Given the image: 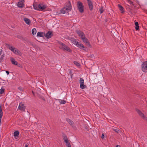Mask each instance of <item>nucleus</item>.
<instances>
[{"label": "nucleus", "instance_id": "obj_1", "mask_svg": "<svg viewBox=\"0 0 147 147\" xmlns=\"http://www.w3.org/2000/svg\"><path fill=\"white\" fill-rule=\"evenodd\" d=\"M77 5L78 9L79 12L82 13L84 11V6L83 3L80 1H78L77 2Z\"/></svg>", "mask_w": 147, "mask_h": 147}, {"label": "nucleus", "instance_id": "obj_2", "mask_svg": "<svg viewBox=\"0 0 147 147\" xmlns=\"http://www.w3.org/2000/svg\"><path fill=\"white\" fill-rule=\"evenodd\" d=\"M59 44L60 45V48L63 50H65L69 52H71V50L65 45L61 42H59Z\"/></svg>", "mask_w": 147, "mask_h": 147}, {"label": "nucleus", "instance_id": "obj_3", "mask_svg": "<svg viewBox=\"0 0 147 147\" xmlns=\"http://www.w3.org/2000/svg\"><path fill=\"white\" fill-rule=\"evenodd\" d=\"M76 46L77 47L80 48L81 49L83 50L84 51L86 52L88 51L87 48L84 46L80 42H78V43H77V45H76Z\"/></svg>", "mask_w": 147, "mask_h": 147}, {"label": "nucleus", "instance_id": "obj_4", "mask_svg": "<svg viewBox=\"0 0 147 147\" xmlns=\"http://www.w3.org/2000/svg\"><path fill=\"white\" fill-rule=\"evenodd\" d=\"M76 32L78 34V35L82 40V39L83 38L86 37L84 33L81 31L77 30H76Z\"/></svg>", "mask_w": 147, "mask_h": 147}, {"label": "nucleus", "instance_id": "obj_5", "mask_svg": "<svg viewBox=\"0 0 147 147\" xmlns=\"http://www.w3.org/2000/svg\"><path fill=\"white\" fill-rule=\"evenodd\" d=\"M82 40L88 47L90 48H91L92 47V46L91 45L89 40L86 37L84 38H83Z\"/></svg>", "mask_w": 147, "mask_h": 147}, {"label": "nucleus", "instance_id": "obj_6", "mask_svg": "<svg viewBox=\"0 0 147 147\" xmlns=\"http://www.w3.org/2000/svg\"><path fill=\"white\" fill-rule=\"evenodd\" d=\"M82 40L88 47L90 48H91L92 47V46L91 45L89 40L86 37L84 38H83Z\"/></svg>", "mask_w": 147, "mask_h": 147}, {"label": "nucleus", "instance_id": "obj_7", "mask_svg": "<svg viewBox=\"0 0 147 147\" xmlns=\"http://www.w3.org/2000/svg\"><path fill=\"white\" fill-rule=\"evenodd\" d=\"M82 40L88 47L90 48H91L92 47V46L91 45L89 40L86 37L84 38H83Z\"/></svg>", "mask_w": 147, "mask_h": 147}, {"label": "nucleus", "instance_id": "obj_8", "mask_svg": "<svg viewBox=\"0 0 147 147\" xmlns=\"http://www.w3.org/2000/svg\"><path fill=\"white\" fill-rule=\"evenodd\" d=\"M142 71L144 72H147V61L143 62L142 65Z\"/></svg>", "mask_w": 147, "mask_h": 147}, {"label": "nucleus", "instance_id": "obj_9", "mask_svg": "<svg viewBox=\"0 0 147 147\" xmlns=\"http://www.w3.org/2000/svg\"><path fill=\"white\" fill-rule=\"evenodd\" d=\"M136 110L141 117L143 119L146 118V116L140 110L137 109H136Z\"/></svg>", "mask_w": 147, "mask_h": 147}, {"label": "nucleus", "instance_id": "obj_10", "mask_svg": "<svg viewBox=\"0 0 147 147\" xmlns=\"http://www.w3.org/2000/svg\"><path fill=\"white\" fill-rule=\"evenodd\" d=\"M26 107L24 106L23 103L21 102L19 103L18 109L22 111H25Z\"/></svg>", "mask_w": 147, "mask_h": 147}, {"label": "nucleus", "instance_id": "obj_11", "mask_svg": "<svg viewBox=\"0 0 147 147\" xmlns=\"http://www.w3.org/2000/svg\"><path fill=\"white\" fill-rule=\"evenodd\" d=\"M53 35V34L52 32L50 31H48L46 34H45V36L47 39H49L52 37Z\"/></svg>", "mask_w": 147, "mask_h": 147}, {"label": "nucleus", "instance_id": "obj_12", "mask_svg": "<svg viewBox=\"0 0 147 147\" xmlns=\"http://www.w3.org/2000/svg\"><path fill=\"white\" fill-rule=\"evenodd\" d=\"M65 8L69 11H71V5L70 1H68V2L65 3Z\"/></svg>", "mask_w": 147, "mask_h": 147}, {"label": "nucleus", "instance_id": "obj_13", "mask_svg": "<svg viewBox=\"0 0 147 147\" xmlns=\"http://www.w3.org/2000/svg\"><path fill=\"white\" fill-rule=\"evenodd\" d=\"M88 1V5L89 9L90 11H92L93 9V3L92 1L90 0H86Z\"/></svg>", "mask_w": 147, "mask_h": 147}, {"label": "nucleus", "instance_id": "obj_14", "mask_svg": "<svg viewBox=\"0 0 147 147\" xmlns=\"http://www.w3.org/2000/svg\"><path fill=\"white\" fill-rule=\"evenodd\" d=\"M14 52H13L14 54L19 56H21L22 53L21 52L16 48L14 50Z\"/></svg>", "mask_w": 147, "mask_h": 147}, {"label": "nucleus", "instance_id": "obj_15", "mask_svg": "<svg viewBox=\"0 0 147 147\" xmlns=\"http://www.w3.org/2000/svg\"><path fill=\"white\" fill-rule=\"evenodd\" d=\"M6 46L7 47L8 49L10 50L12 52H14V50L15 49V48L13 46H11L8 43L6 44Z\"/></svg>", "mask_w": 147, "mask_h": 147}, {"label": "nucleus", "instance_id": "obj_16", "mask_svg": "<svg viewBox=\"0 0 147 147\" xmlns=\"http://www.w3.org/2000/svg\"><path fill=\"white\" fill-rule=\"evenodd\" d=\"M39 10L43 11L46 8V6L45 5L39 4H38Z\"/></svg>", "mask_w": 147, "mask_h": 147}, {"label": "nucleus", "instance_id": "obj_17", "mask_svg": "<svg viewBox=\"0 0 147 147\" xmlns=\"http://www.w3.org/2000/svg\"><path fill=\"white\" fill-rule=\"evenodd\" d=\"M69 11L65 7L61 9V10L60 11L61 13L64 14L65 13H67L69 12Z\"/></svg>", "mask_w": 147, "mask_h": 147}, {"label": "nucleus", "instance_id": "obj_18", "mask_svg": "<svg viewBox=\"0 0 147 147\" xmlns=\"http://www.w3.org/2000/svg\"><path fill=\"white\" fill-rule=\"evenodd\" d=\"M45 35V33L42 32H38L37 36L39 37H43Z\"/></svg>", "mask_w": 147, "mask_h": 147}, {"label": "nucleus", "instance_id": "obj_19", "mask_svg": "<svg viewBox=\"0 0 147 147\" xmlns=\"http://www.w3.org/2000/svg\"><path fill=\"white\" fill-rule=\"evenodd\" d=\"M17 38L22 40L23 41H25L26 42H28V40L26 39V38H24L22 36H20V35H18L17 36Z\"/></svg>", "mask_w": 147, "mask_h": 147}, {"label": "nucleus", "instance_id": "obj_20", "mask_svg": "<svg viewBox=\"0 0 147 147\" xmlns=\"http://www.w3.org/2000/svg\"><path fill=\"white\" fill-rule=\"evenodd\" d=\"M10 60L12 64L13 65H18V62L15 61V59L13 57H11L10 59Z\"/></svg>", "mask_w": 147, "mask_h": 147}, {"label": "nucleus", "instance_id": "obj_21", "mask_svg": "<svg viewBox=\"0 0 147 147\" xmlns=\"http://www.w3.org/2000/svg\"><path fill=\"white\" fill-rule=\"evenodd\" d=\"M19 132L18 130L15 131L13 133V136L16 139H17V138L19 136Z\"/></svg>", "mask_w": 147, "mask_h": 147}, {"label": "nucleus", "instance_id": "obj_22", "mask_svg": "<svg viewBox=\"0 0 147 147\" xmlns=\"http://www.w3.org/2000/svg\"><path fill=\"white\" fill-rule=\"evenodd\" d=\"M24 20L25 23L28 25H30L31 23L30 20L28 18H24Z\"/></svg>", "mask_w": 147, "mask_h": 147}, {"label": "nucleus", "instance_id": "obj_23", "mask_svg": "<svg viewBox=\"0 0 147 147\" xmlns=\"http://www.w3.org/2000/svg\"><path fill=\"white\" fill-rule=\"evenodd\" d=\"M70 40L72 42L74 43L75 45H76L77 43H78V42L76 41V40L74 38H70Z\"/></svg>", "mask_w": 147, "mask_h": 147}, {"label": "nucleus", "instance_id": "obj_24", "mask_svg": "<svg viewBox=\"0 0 147 147\" xmlns=\"http://www.w3.org/2000/svg\"><path fill=\"white\" fill-rule=\"evenodd\" d=\"M118 6L119 8V9L121 11V13H123L124 12V8L120 4H118Z\"/></svg>", "mask_w": 147, "mask_h": 147}, {"label": "nucleus", "instance_id": "obj_25", "mask_svg": "<svg viewBox=\"0 0 147 147\" xmlns=\"http://www.w3.org/2000/svg\"><path fill=\"white\" fill-rule=\"evenodd\" d=\"M24 0H22L21 2H23L22 3H20V2H19L18 4V7L20 8H22L23 7L24 4L23 3V2L24 1Z\"/></svg>", "mask_w": 147, "mask_h": 147}, {"label": "nucleus", "instance_id": "obj_26", "mask_svg": "<svg viewBox=\"0 0 147 147\" xmlns=\"http://www.w3.org/2000/svg\"><path fill=\"white\" fill-rule=\"evenodd\" d=\"M62 137L64 142L68 141L67 136L64 134H62Z\"/></svg>", "mask_w": 147, "mask_h": 147}, {"label": "nucleus", "instance_id": "obj_27", "mask_svg": "<svg viewBox=\"0 0 147 147\" xmlns=\"http://www.w3.org/2000/svg\"><path fill=\"white\" fill-rule=\"evenodd\" d=\"M66 121L71 125H73L74 124V122L73 121L70 119L66 118Z\"/></svg>", "mask_w": 147, "mask_h": 147}, {"label": "nucleus", "instance_id": "obj_28", "mask_svg": "<svg viewBox=\"0 0 147 147\" xmlns=\"http://www.w3.org/2000/svg\"><path fill=\"white\" fill-rule=\"evenodd\" d=\"M3 115V113L2 110L1 105H0V119H1Z\"/></svg>", "mask_w": 147, "mask_h": 147}, {"label": "nucleus", "instance_id": "obj_29", "mask_svg": "<svg viewBox=\"0 0 147 147\" xmlns=\"http://www.w3.org/2000/svg\"><path fill=\"white\" fill-rule=\"evenodd\" d=\"M33 7L35 9H36L37 10H39L38 8V5H37L36 4H34L33 5Z\"/></svg>", "mask_w": 147, "mask_h": 147}, {"label": "nucleus", "instance_id": "obj_30", "mask_svg": "<svg viewBox=\"0 0 147 147\" xmlns=\"http://www.w3.org/2000/svg\"><path fill=\"white\" fill-rule=\"evenodd\" d=\"M135 25L136 26L135 29L136 30H138L139 29V24L138 22H136L135 23Z\"/></svg>", "mask_w": 147, "mask_h": 147}, {"label": "nucleus", "instance_id": "obj_31", "mask_svg": "<svg viewBox=\"0 0 147 147\" xmlns=\"http://www.w3.org/2000/svg\"><path fill=\"white\" fill-rule=\"evenodd\" d=\"M4 54H3L1 56V57L0 58V63H2L4 57Z\"/></svg>", "mask_w": 147, "mask_h": 147}, {"label": "nucleus", "instance_id": "obj_32", "mask_svg": "<svg viewBox=\"0 0 147 147\" xmlns=\"http://www.w3.org/2000/svg\"><path fill=\"white\" fill-rule=\"evenodd\" d=\"M59 102L60 104H65L66 103V101L64 100H61L59 99Z\"/></svg>", "mask_w": 147, "mask_h": 147}, {"label": "nucleus", "instance_id": "obj_33", "mask_svg": "<svg viewBox=\"0 0 147 147\" xmlns=\"http://www.w3.org/2000/svg\"><path fill=\"white\" fill-rule=\"evenodd\" d=\"M66 143V145L67 147H71V145L69 140L65 142Z\"/></svg>", "mask_w": 147, "mask_h": 147}, {"label": "nucleus", "instance_id": "obj_34", "mask_svg": "<svg viewBox=\"0 0 147 147\" xmlns=\"http://www.w3.org/2000/svg\"><path fill=\"white\" fill-rule=\"evenodd\" d=\"M32 33L33 35L36 34V28H34L32 30Z\"/></svg>", "mask_w": 147, "mask_h": 147}, {"label": "nucleus", "instance_id": "obj_35", "mask_svg": "<svg viewBox=\"0 0 147 147\" xmlns=\"http://www.w3.org/2000/svg\"><path fill=\"white\" fill-rule=\"evenodd\" d=\"M80 84V88L83 89L85 88L86 87V85H84V84Z\"/></svg>", "mask_w": 147, "mask_h": 147}, {"label": "nucleus", "instance_id": "obj_36", "mask_svg": "<svg viewBox=\"0 0 147 147\" xmlns=\"http://www.w3.org/2000/svg\"><path fill=\"white\" fill-rule=\"evenodd\" d=\"M5 91V89L3 88H2L0 90V94H2Z\"/></svg>", "mask_w": 147, "mask_h": 147}, {"label": "nucleus", "instance_id": "obj_37", "mask_svg": "<svg viewBox=\"0 0 147 147\" xmlns=\"http://www.w3.org/2000/svg\"><path fill=\"white\" fill-rule=\"evenodd\" d=\"M80 84H84V80L82 78H81L80 79Z\"/></svg>", "mask_w": 147, "mask_h": 147}, {"label": "nucleus", "instance_id": "obj_38", "mask_svg": "<svg viewBox=\"0 0 147 147\" xmlns=\"http://www.w3.org/2000/svg\"><path fill=\"white\" fill-rule=\"evenodd\" d=\"M74 64L76 65L77 66H80V64L79 63H78V62H77V61H74Z\"/></svg>", "mask_w": 147, "mask_h": 147}, {"label": "nucleus", "instance_id": "obj_39", "mask_svg": "<svg viewBox=\"0 0 147 147\" xmlns=\"http://www.w3.org/2000/svg\"><path fill=\"white\" fill-rule=\"evenodd\" d=\"M104 11V10L103 9V7H102L100 8L99 9V11L100 12V13H102L103 11Z\"/></svg>", "mask_w": 147, "mask_h": 147}, {"label": "nucleus", "instance_id": "obj_40", "mask_svg": "<svg viewBox=\"0 0 147 147\" xmlns=\"http://www.w3.org/2000/svg\"><path fill=\"white\" fill-rule=\"evenodd\" d=\"M39 97L41 99H42L44 101H45V98L42 96H41L40 95H39Z\"/></svg>", "mask_w": 147, "mask_h": 147}, {"label": "nucleus", "instance_id": "obj_41", "mask_svg": "<svg viewBox=\"0 0 147 147\" xmlns=\"http://www.w3.org/2000/svg\"><path fill=\"white\" fill-rule=\"evenodd\" d=\"M113 130L115 131L117 133H118L119 132V130L118 129H113Z\"/></svg>", "mask_w": 147, "mask_h": 147}, {"label": "nucleus", "instance_id": "obj_42", "mask_svg": "<svg viewBox=\"0 0 147 147\" xmlns=\"http://www.w3.org/2000/svg\"><path fill=\"white\" fill-rule=\"evenodd\" d=\"M69 73V74L71 76V78H72V76L73 75V74H72V71L71 70H70Z\"/></svg>", "mask_w": 147, "mask_h": 147}, {"label": "nucleus", "instance_id": "obj_43", "mask_svg": "<svg viewBox=\"0 0 147 147\" xmlns=\"http://www.w3.org/2000/svg\"><path fill=\"white\" fill-rule=\"evenodd\" d=\"M18 89H19L21 91H23L24 90L23 88L21 87H19L18 88Z\"/></svg>", "mask_w": 147, "mask_h": 147}, {"label": "nucleus", "instance_id": "obj_44", "mask_svg": "<svg viewBox=\"0 0 147 147\" xmlns=\"http://www.w3.org/2000/svg\"><path fill=\"white\" fill-rule=\"evenodd\" d=\"M17 65L18 67H19L20 68H21L22 67V65L20 64H18V65Z\"/></svg>", "mask_w": 147, "mask_h": 147}, {"label": "nucleus", "instance_id": "obj_45", "mask_svg": "<svg viewBox=\"0 0 147 147\" xmlns=\"http://www.w3.org/2000/svg\"><path fill=\"white\" fill-rule=\"evenodd\" d=\"M128 2L129 3L131 4V5H134V2L132 1H130V0H129L128 1Z\"/></svg>", "mask_w": 147, "mask_h": 147}, {"label": "nucleus", "instance_id": "obj_46", "mask_svg": "<svg viewBox=\"0 0 147 147\" xmlns=\"http://www.w3.org/2000/svg\"><path fill=\"white\" fill-rule=\"evenodd\" d=\"M104 138V136L103 134H102L101 136V138L102 139L103 138Z\"/></svg>", "mask_w": 147, "mask_h": 147}, {"label": "nucleus", "instance_id": "obj_47", "mask_svg": "<svg viewBox=\"0 0 147 147\" xmlns=\"http://www.w3.org/2000/svg\"><path fill=\"white\" fill-rule=\"evenodd\" d=\"M6 73H7V75H8L9 74V72L8 71H6Z\"/></svg>", "mask_w": 147, "mask_h": 147}, {"label": "nucleus", "instance_id": "obj_48", "mask_svg": "<svg viewBox=\"0 0 147 147\" xmlns=\"http://www.w3.org/2000/svg\"><path fill=\"white\" fill-rule=\"evenodd\" d=\"M2 52V50L0 49V55L1 54Z\"/></svg>", "mask_w": 147, "mask_h": 147}, {"label": "nucleus", "instance_id": "obj_49", "mask_svg": "<svg viewBox=\"0 0 147 147\" xmlns=\"http://www.w3.org/2000/svg\"><path fill=\"white\" fill-rule=\"evenodd\" d=\"M28 147V145L27 144H25V147Z\"/></svg>", "mask_w": 147, "mask_h": 147}, {"label": "nucleus", "instance_id": "obj_50", "mask_svg": "<svg viewBox=\"0 0 147 147\" xmlns=\"http://www.w3.org/2000/svg\"><path fill=\"white\" fill-rule=\"evenodd\" d=\"M116 147H121L120 145H117L116 146Z\"/></svg>", "mask_w": 147, "mask_h": 147}, {"label": "nucleus", "instance_id": "obj_51", "mask_svg": "<svg viewBox=\"0 0 147 147\" xmlns=\"http://www.w3.org/2000/svg\"><path fill=\"white\" fill-rule=\"evenodd\" d=\"M123 45L122 43H121L120 45L121 46V47H122V45Z\"/></svg>", "mask_w": 147, "mask_h": 147}, {"label": "nucleus", "instance_id": "obj_52", "mask_svg": "<svg viewBox=\"0 0 147 147\" xmlns=\"http://www.w3.org/2000/svg\"><path fill=\"white\" fill-rule=\"evenodd\" d=\"M144 119L146 120L147 121V117H146V119Z\"/></svg>", "mask_w": 147, "mask_h": 147}, {"label": "nucleus", "instance_id": "obj_53", "mask_svg": "<svg viewBox=\"0 0 147 147\" xmlns=\"http://www.w3.org/2000/svg\"><path fill=\"white\" fill-rule=\"evenodd\" d=\"M1 120L0 119V125H1Z\"/></svg>", "mask_w": 147, "mask_h": 147}, {"label": "nucleus", "instance_id": "obj_54", "mask_svg": "<svg viewBox=\"0 0 147 147\" xmlns=\"http://www.w3.org/2000/svg\"><path fill=\"white\" fill-rule=\"evenodd\" d=\"M32 92L33 94L34 95V92H33V91H32Z\"/></svg>", "mask_w": 147, "mask_h": 147}]
</instances>
